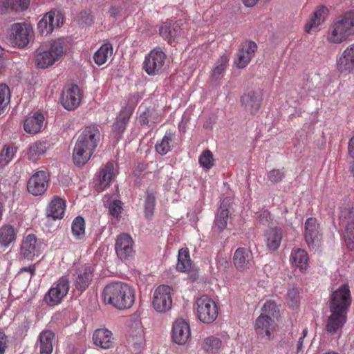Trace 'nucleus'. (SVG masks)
<instances>
[{
	"label": "nucleus",
	"instance_id": "4c0bfd02",
	"mask_svg": "<svg viewBox=\"0 0 354 354\" xmlns=\"http://www.w3.org/2000/svg\"><path fill=\"white\" fill-rule=\"evenodd\" d=\"M223 347L221 339L214 335L207 337L201 342L202 349L208 354H216Z\"/></svg>",
	"mask_w": 354,
	"mask_h": 354
},
{
	"label": "nucleus",
	"instance_id": "a211bd4d",
	"mask_svg": "<svg viewBox=\"0 0 354 354\" xmlns=\"http://www.w3.org/2000/svg\"><path fill=\"white\" fill-rule=\"evenodd\" d=\"M133 245V241L130 235L123 233L118 236L115 244L118 257L122 261L131 258L134 254Z\"/></svg>",
	"mask_w": 354,
	"mask_h": 354
},
{
	"label": "nucleus",
	"instance_id": "6e6d98bb",
	"mask_svg": "<svg viewBox=\"0 0 354 354\" xmlns=\"http://www.w3.org/2000/svg\"><path fill=\"white\" fill-rule=\"evenodd\" d=\"M268 179L272 183H277L282 180L284 177V173L280 169H272L268 174Z\"/></svg>",
	"mask_w": 354,
	"mask_h": 354
},
{
	"label": "nucleus",
	"instance_id": "c85d7f7f",
	"mask_svg": "<svg viewBox=\"0 0 354 354\" xmlns=\"http://www.w3.org/2000/svg\"><path fill=\"white\" fill-rule=\"evenodd\" d=\"M92 340L95 346L103 349L110 348L113 344L111 331L105 328L96 329L93 333Z\"/></svg>",
	"mask_w": 354,
	"mask_h": 354
},
{
	"label": "nucleus",
	"instance_id": "5701e85b",
	"mask_svg": "<svg viewBox=\"0 0 354 354\" xmlns=\"http://www.w3.org/2000/svg\"><path fill=\"white\" fill-rule=\"evenodd\" d=\"M328 15V10L324 6H318L309 17L304 26V31L311 33L317 31L319 26L323 24Z\"/></svg>",
	"mask_w": 354,
	"mask_h": 354
},
{
	"label": "nucleus",
	"instance_id": "39448f33",
	"mask_svg": "<svg viewBox=\"0 0 354 354\" xmlns=\"http://www.w3.org/2000/svg\"><path fill=\"white\" fill-rule=\"evenodd\" d=\"M196 313L198 319L203 324L214 322L218 316V306L216 302L207 295H203L196 300Z\"/></svg>",
	"mask_w": 354,
	"mask_h": 354
},
{
	"label": "nucleus",
	"instance_id": "69168bd1",
	"mask_svg": "<svg viewBox=\"0 0 354 354\" xmlns=\"http://www.w3.org/2000/svg\"><path fill=\"white\" fill-rule=\"evenodd\" d=\"M348 152L351 156L354 158V136L351 138L348 142Z\"/></svg>",
	"mask_w": 354,
	"mask_h": 354
},
{
	"label": "nucleus",
	"instance_id": "f257e3e1",
	"mask_svg": "<svg viewBox=\"0 0 354 354\" xmlns=\"http://www.w3.org/2000/svg\"><path fill=\"white\" fill-rule=\"evenodd\" d=\"M135 298L133 288L122 281L108 283L102 292V299L104 303L118 310L131 308L135 302Z\"/></svg>",
	"mask_w": 354,
	"mask_h": 354
},
{
	"label": "nucleus",
	"instance_id": "79ce46f5",
	"mask_svg": "<svg viewBox=\"0 0 354 354\" xmlns=\"http://www.w3.org/2000/svg\"><path fill=\"white\" fill-rule=\"evenodd\" d=\"M229 62V57L227 55H222L217 59L212 70L211 78L213 81L221 80L224 75Z\"/></svg>",
	"mask_w": 354,
	"mask_h": 354
},
{
	"label": "nucleus",
	"instance_id": "473e14b6",
	"mask_svg": "<svg viewBox=\"0 0 354 354\" xmlns=\"http://www.w3.org/2000/svg\"><path fill=\"white\" fill-rule=\"evenodd\" d=\"M44 116L40 112L35 113L32 116L27 118L24 122L25 131L30 134L39 133L44 127Z\"/></svg>",
	"mask_w": 354,
	"mask_h": 354
},
{
	"label": "nucleus",
	"instance_id": "864d4df0",
	"mask_svg": "<svg viewBox=\"0 0 354 354\" xmlns=\"http://www.w3.org/2000/svg\"><path fill=\"white\" fill-rule=\"evenodd\" d=\"M14 156V149L12 147L6 145L0 153V166L3 167L8 165Z\"/></svg>",
	"mask_w": 354,
	"mask_h": 354
},
{
	"label": "nucleus",
	"instance_id": "b1692460",
	"mask_svg": "<svg viewBox=\"0 0 354 354\" xmlns=\"http://www.w3.org/2000/svg\"><path fill=\"white\" fill-rule=\"evenodd\" d=\"M100 140V132L99 129L94 126L86 127L82 133L79 136L77 142L84 145L95 151Z\"/></svg>",
	"mask_w": 354,
	"mask_h": 354
},
{
	"label": "nucleus",
	"instance_id": "ea45409f",
	"mask_svg": "<svg viewBox=\"0 0 354 354\" xmlns=\"http://www.w3.org/2000/svg\"><path fill=\"white\" fill-rule=\"evenodd\" d=\"M224 202L225 201L221 204L214 219L213 230L218 232H222L226 228L229 218V210L225 207Z\"/></svg>",
	"mask_w": 354,
	"mask_h": 354
},
{
	"label": "nucleus",
	"instance_id": "f704fd0d",
	"mask_svg": "<svg viewBox=\"0 0 354 354\" xmlns=\"http://www.w3.org/2000/svg\"><path fill=\"white\" fill-rule=\"evenodd\" d=\"M93 153V150L88 149L85 145L76 142L73 152V160L75 165H83L86 164Z\"/></svg>",
	"mask_w": 354,
	"mask_h": 354
},
{
	"label": "nucleus",
	"instance_id": "dca6fc26",
	"mask_svg": "<svg viewBox=\"0 0 354 354\" xmlns=\"http://www.w3.org/2000/svg\"><path fill=\"white\" fill-rule=\"evenodd\" d=\"M257 49V45L252 41H245L243 42L236 54L234 61V64L239 68L246 67L254 57Z\"/></svg>",
	"mask_w": 354,
	"mask_h": 354
},
{
	"label": "nucleus",
	"instance_id": "bb28decb",
	"mask_svg": "<svg viewBox=\"0 0 354 354\" xmlns=\"http://www.w3.org/2000/svg\"><path fill=\"white\" fill-rule=\"evenodd\" d=\"M233 262L235 268L239 271L250 268L254 264L251 250L245 248L236 249L233 256Z\"/></svg>",
	"mask_w": 354,
	"mask_h": 354
},
{
	"label": "nucleus",
	"instance_id": "5fc2aeb1",
	"mask_svg": "<svg viewBox=\"0 0 354 354\" xmlns=\"http://www.w3.org/2000/svg\"><path fill=\"white\" fill-rule=\"evenodd\" d=\"M134 327L136 328L135 334L131 332V336L136 344L142 343L144 339V330L140 322H135Z\"/></svg>",
	"mask_w": 354,
	"mask_h": 354
},
{
	"label": "nucleus",
	"instance_id": "603ef678",
	"mask_svg": "<svg viewBox=\"0 0 354 354\" xmlns=\"http://www.w3.org/2000/svg\"><path fill=\"white\" fill-rule=\"evenodd\" d=\"M200 165L207 169H209L214 165V159L209 150L204 151L198 158Z\"/></svg>",
	"mask_w": 354,
	"mask_h": 354
},
{
	"label": "nucleus",
	"instance_id": "0eeeda50",
	"mask_svg": "<svg viewBox=\"0 0 354 354\" xmlns=\"http://www.w3.org/2000/svg\"><path fill=\"white\" fill-rule=\"evenodd\" d=\"M351 303L352 297L349 286L347 283H344L332 292L329 310L348 313Z\"/></svg>",
	"mask_w": 354,
	"mask_h": 354
},
{
	"label": "nucleus",
	"instance_id": "c9c22d12",
	"mask_svg": "<svg viewBox=\"0 0 354 354\" xmlns=\"http://www.w3.org/2000/svg\"><path fill=\"white\" fill-rule=\"evenodd\" d=\"M30 5V0H0V13L8 10L24 11Z\"/></svg>",
	"mask_w": 354,
	"mask_h": 354
},
{
	"label": "nucleus",
	"instance_id": "412c9836",
	"mask_svg": "<svg viewBox=\"0 0 354 354\" xmlns=\"http://www.w3.org/2000/svg\"><path fill=\"white\" fill-rule=\"evenodd\" d=\"M274 329V321L269 316L260 314L256 319L254 322V330L258 338L270 340Z\"/></svg>",
	"mask_w": 354,
	"mask_h": 354
},
{
	"label": "nucleus",
	"instance_id": "e2e57ef3",
	"mask_svg": "<svg viewBox=\"0 0 354 354\" xmlns=\"http://www.w3.org/2000/svg\"><path fill=\"white\" fill-rule=\"evenodd\" d=\"M121 12V9L117 6H111L109 9V14L111 17H117Z\"/></svg>",
	"mask_w": 354,
	"mask_h": 354
},
{
	"label": "nucleus",
	"instance_id": "e433bc0d",
	"mask_svg": "<svg viewBox=\"0 0 354 354\" xmlns=\"http://www.w3.org/2000/svg\"><path fill=\"white\" fill-rule=\"evenodd\" d=\"M266 242L270 250H277L282 239L281 230L277 227L270 228L266 233Z\"/></svg>",
	"mask_w": 354,
	"mask_h": 354
},
{
	"label": "nucleus",
	"instance_id": "6e6552de",
	"mask_svg": "<svg viewBox=\"0 0 354 354\" xmlns=\"http://www.w3.org/2000/svg\"><path fill=\"white\" fill-rule=\"evenodd\" d=\"M33 35V28L30 24L15 23L11 26L8 39L13 46L22 48L27 46Z\"/></svg>",
	"mask_w": 354,
	"mask_h": 354
},
{
	"label": "nucleus",
	"instance_id": "9b49d317",
	"mask_svg": "<svg viewBox=\"0 0 354 354\" xmlns=\"http://www.w3.org/2000/svg\"><path fill=\"white\" fill-rule=\"evenodd\" d=\"M166 59L165 53L160 48L151 50L145 57L143 68L149 75L158 74L162 68Z\"/></svg>",
	"mask_w": 354,
	"mask_h": 354
},
{
	"label": "nucleus",
	"instance_id": "4be33fe9",
	"mask_svg": "<svg viewBox=\"0 0 354 354\" xmlns=\"http://www.w3.org/2000/svg\"><path fill=\"white\" fill-rule=\"evenodd\" d=\"M304 235L308 247L314 248L319 245L322 235L319 232V225L315 218L310 217L306 221Z\"/></svg>",
	"mask_w": 354,
	"mask_h": 354
},
{
	"label": "nucleus",
	"instance_id": "3c124183",
	"mask_svg": "<svg viewBox=\"0 0 354 354\" xmlns=\"http://www.w3.org/2000/svg\"><path fill=\"white\" fill-rule=\"evenodd\" d=\"M156 197L153 194H147L145 201V215L147 218H151L154 212Z\"/></svg>",
	"mask_w": 354,
	"mask_h": 354
},
{
	"label": "nucleus",
	"instance_id": "72a5a7b5",
	"mask_svg": "<svg viewBox=\"0 0 354 354\" xmlns=\"http://www.w3.org/2000/svg\"><path fill=\"white\" fill-rule=\"evenodd\" d=\"M55 334L50 330H45L40 333L37 346L39 348V354H51L53 348Z\"/></svg>",
	"mask_w": 354,
	"mask_h": 354
},
{
	"label": "nucleus",
	"instance_id": "49530a36",
	"mask_svg": "<svg viewBox=\"0 0 354 354\" xmlns=\"http://www.w3.org/2000/svg\"><path fill=\"white\" fill-rule=\"evenodd\" d=\"M344 238L347 248L354 250V218L348 221L345 227Z\"/></svg>",
	"mask_w": 354,
	"mask_h": 354
},
{
	"label": "nucleus",
	"instance_id": "f8f14e48",
	"mask_svg": "<svg viewBox=\"0 0 354 354\" xmlns=\"http://www.w3.org/2000/svg\"><path fill=\"white\" fill-rule=\"evenodd\" d=\"M64 23V15L59 11L46 12L37 23V29L42 35H48Z\"/></svg>",
	"mask_w": 354,
	"mask_h": 354
},
{
	"label": "nucleus",
	"instance_id": "58836bf2",
	"mask_svg": "<svg viewBox=\"0 0 354 354\" xmlns=\"http://www.w3.org/2000/svg\"><path fill=\"white\" fill-rule=\"evenodd\" d=\"M47 143L45 141H37L32 143L28 150L27 158L29 160L36 162L47 151Z\"/></svg>",
	"mask_w": 354,
	"mask_h": 354
},
{
	"label": "nucleus",
	"instance_id": "338daca9",
	"mask_svg": "<svg viewBox=\"0 0 354 354\" xmlns=\"http://www.w3.org/2000/svg\"><path fill=\"white\" fill-rule=\"evenodd\" d=\"M141 99V96L140 95L139 93H136L134 95H133L132 96H131L130 99H129V102L130 103H133V106H135L139 100H140Z\"/></svg>",
	"mask_w": 354,
	"mask_h": 354
},
{
	"label": "nucleus",
	"instance_id": "20e7f679",
	"mask_svg": "<svg viewBox=\"0 0 354 354\" xmlns=\"http://www.w3.org/2000/svg\"><path fill=\"white\" fill-rule=\"evenodd\" d=\"M66 52L62 39L50 41L39 46L36 50L35 61L39 68H47L59 60Z\"/></svg>",
	"mask_w": 354,
	"mask_h": 354
},
{
	"label": "nucleus",
	"instance_id": "37998d69",
	"mask_svg": "<svg viewBox=\"0 0 354 354\" xmlns=\"http://www.w3.org/2000/svg\"><path fill=\"white\" fill-rule=\"evenodd\" d=\"M174 137V133L170 130L167 131L163 138L156 144L155 149L157 153L161 156L168 153L171 150Z\"/></svg>",
	"mask_w": 354,
	"mask_h": 354
},
{
	"label": "nucleus",
	"instance_id": "cd10ccee",
	"mask_svg": "<svg viewBox=\"0 0 354 354\" xmlns=\"http://www.w3.org/2000/svg\"><path fill=\"white\" fill-rule=\"evenodd\" d=\"M66 201L59 196H54L47 206L46 215L53 220L62 219L65 213Z\"/></svg>",
	"mask_w": 354,
	"mask_h": 354
},
{
	"label": "nucleus",
	"instance_id": "7ed1b4c3",
	"mask_svg": "<svg viewBox=\"0 0 354 354\" xmlns=\"http://www.w3.org/2000/svg\"><path fill=\"white\" fill-rule=\"evenodd\" d=\"M354 36V10H348L335 19L330 25L326 40L334 44H339Z\"/></svg>",
	"mask_w": 354,
	"mask_h": 354
},
{
	"label": "nucleus",
	"instance_id": "7c9ffc66",
	"mask_svg": "<svg viewBox=\"0 0 354 354\" xmlns=\"http://www.w3.org/2000/svg\"><path fill=\"white\" fill-rule=\"evenodd\" d=\"M290 262L292 267L299 269L301 272H305L309 266L308 254L303 249L293 250L290 254Z\"/></svg>",
	"mask_w": 354,
	"mask_h": 354
},
{
	"label": "nucleus",
	"instance_id": "13d9d810",
	"mask_svg": "<svg viewBox=\"0 0 354 354\" xmlns=\"http://www.w3.org/2000/svg\"><path fill=\"white\" fill-rule=\"evenodd\" d=\"M109 208L110 214L118 218L122 211V203L120 201L115 200L110 204Z\"/></svg>",
	"mask_w": 354,
	"mask_h": 354
},
{
	"label": "nucleus",
	"instance_id": "bf43d9fd",
	"mask_svg": "<svg viewBox=\"0 0 354 354\" xmlns=\"http://www.w3.org/2000/svg\"><path fill=\"white\" fill-rule=\"evenodd\" d=\"M127 123L120 120L119 118H116L115 122L113 123L112 127V130L117 135H122L126 129Z\"/></svg>",
	"mask_w": 354,
	"mask_h": 354
},
{
	"label": "nucleus",
	"instance_id": "09e8293b",
	"mask_svg": "<svg viewBox=\"0 0 354 354\" xmlns=\"http://www.w3.org/2000/svg\"><path fill=\"white\" fill-rule=\"evenodd\" d=\"M10 102V91L5 84H0V115L3 113Z\"/></svg>",
	"mask_w": 354,
	"mask_h": 354
},
{
	"label": "nucleus",
	"instance_id": "774afa93",
	"mask_svg": "<svg viewBox=\"0 0 354 354\" xmlns=\"http://www.w3.org/2000/svg\"><path fill=\"white\" fill-rule=\"evenodd\" d=\"M21 272H29L31 274L35 273V268L33 266L24 267L21 269Z\"/></svg>",
	"mask_w": 354,
	"mask_h": 354
},
{
	"label": "nucleus",
	"instance_id": "0e129e2a",
	"mask_svg": "<svg viewBox=\"0 0 354 354\" xmlns=\"http://www.w3.org/2000/svg\"><path fill=\"white\" fill-rule=\"evenodd\" d=\"M261 0H241L243 4L247 8L255 6Z\"/></svg>",
	"mask_w": 354,
	"mask_h": 354
},
{
	"label": "nucleus",
	"instance_id": "c756f323",
	"mask_svg": "<svg viewBox=\"0 0 354 354\" xmlns=\"http://www.w3.org/2000/svg\"><path fill=\"white\" fill-rule=\"evenodd\" d=\"M181 29L179 24L176 22L166 21L163 23L159 28L160 35L169 43H171L178 39L180 37Z\"/></svg>",
	"mask_w": 354,
	"mask_h": 354
},
{
	"label": "nucleus",
	"instance_id": "de8ad7c7",
	"mask_svg": "<svg viewBox=\"0 0 354 354\" xmlns=\"http://www.w3.org/2000/svg\"><path fill=\"white\" fill-rule=\"evenodd\" d=\"M286 303L292 309H297L300 304V295L297 288L288 289L286 295Z\"/></svg>",
	"mask_w": 354,
	"mask_h": 354
},
{
	"label": "nucleus",
	"instance_id": "f03ea898",
	"mask_svg": "<svg viewBox=\"0 0 354 354\" xmlns=\"http://www.w3.org/2000/svg\"><path fill=\"white\" fill-rule=\"evenodd\" d=\"M354 36V10H348L335 19L330 25L326 40L334 44H339Z\"/></svg>",
	"mask_w": 354,
	"mask_h": 354
},
{
	"label": "nucleus",
	"instance_id": "1a4fd4ad",
	"mask_svg": "<svg viewBox=\"0 0 354 354\" xmlns=\"http://www.w3.org/2000/svg\"><path fill=\"white\" fill-rule=\"evenodd\" d=\"M152 306L156 312L160 313H166L171 308L172 297L169 286L160 285L154 290Z\"/></svg>",
	"mask_w": 354,
	"mask_h": 354
},
{
	"label": "nucleus",
	"instance_id": "052dcab7",
	"mask_svg": "<svg viewBox=\"0 0 354 354\" xmlns=\"http://www.w3.org/2000/svg\"><path fill=\"white\" fill-rule=\"evenodd\" d=\"M7 342L8 339L6 335L2 330H0V354H5Z\"/></svg>",
	"mask_w": 354,
	"mask_h": 354
},
{
	"label": "nucleus",
	"instance_id": "2f4dec72",
	"mask_svg": "<svg viewBox=\"0 0 354 354\" xmlns=\"http://www.w3.org/2000/svg\"><path fill=\"white\" fill-rule=\"evenodd\" d=\"M18 230L10 224H3L0 227V247L8 248L13 244L17 237Z\"/></svg>",
	"mask_w": 354,
	"mask_h": 354
},
{
	"label": "nucleus",
	"instance_id": "680f3d73",
	"mask_svg": "<svg viewBox=\"0 0 354 354\" xmlns=\"http://www.w3.org/2000/svg\"><path fill=\"white\" fill-rule=\"evenodd\" d=\"M308 334V329L306 328L303 329L301 336L299 337L297 344V353L301 352L303 349V342L304 338L306 337Z\"/></svg>",
	"mask_w": 354,
	"mask_h": 354
},
{
	"label": "nucleus",
	"instance_id": "4468645a",
	"mask_svg": "<svg viewBox=\"0 0 354 354\" xmlns=\"http://www.w3.org/2000/svg\"><path fill=\"white\" fill-rule=\"evenodd\" d=\"M117 174L114 162H108L95 176L94 183L95 189L100 192L106 189Z\"/></svg>",
	"mask_w": 354,
	"mask_h": 354
},
{
	"label": "nucleus",
	"instance_id": "423d86ee",
	"mask_svg": "<svg viewBox=\"0 0 354 354\" xmlns=\"http://www.w3.org/2000/svg\"><path fill=\"white\" fill-rule=\"evenodd\" d=\"M70 288L68 277L63 275L55 281L45 294L44 301L49 306L59 304L67 295Z\"/></svg>",
	"mask_w": 354,
	"mask_h": 354
},
{
	"label": "nucleus",
	"instance_id": "aec40b11",
	"mask_svg": "<svg viewBox=\"0 0 354 354\" xmlns=\"http://www.w3.org/2000/svg\"><path fill=\"white\" fill-rule=\"evenodd\" d=\"M41 253V243L34 234L26 236L21 244L20 254L28 260H32Z\"/></svg>",
	"mask_w": 354,
	"mask_h": 354
},
{
	"label": "nucleus",
	"instance_id": "a19ab883",
	"mask_svg": "<svg viewBox=\"0 0 354 354\" xmlns=\"http://www.w3.org/2000/svg\"><path fill=\"white\" fill-rule=\"evenodd\" d=\"M192 261L187 248H181L178 251L176 270L178 272H187L191 270Z\"/></svg>",
	"mask_w": 354,
	"mask_h": 354
},
{
	"label": "nucleus",
	"instance_id": "2eb2a0df",
	"mask_svg": "<svg viewBox=\"0 0 354 354\" xmlns=\"http://www.w3.org/2000/svg\"><path fill=\"white\" fill-rule=\"evenodd\" d=\"M95 267L91 265H83L77 268L73 274V283L75 288L84 292L91 283L94 277Z\"/></svg>",
	"mask_w": 354,
	"mask_h": 354
},
{
	"label": "nucleus",
	"instance_id": "9d476101",
	"mask_svg": "<svg viewBox=\"0 0 354 354\" xmlns=\"http://www.w3.org/2000/svg\"><path fill=\"white\" fill-rule=\"evenodd\" d=\"M50 176L43 170L35 171L27 181V190L35 196H42L49 186Z\"/></svg>",
	"mask_w": 354,
	"mask_h": 354
},
{
	"label": "nucleus",
	"instance_id": "ddd939ff",
	"mask_svg": "<svg viewBox=\"0 0 354 354\" xmlns=\"http://www.w3.org/2000/svg\"><path fill=\"white\" fill-rule=\"evenodd\" d=\"M330 313L326 322V330L330 336L339 338L347 321V313L334 310H330Z\"/></svg>",
	"mask_w": 354,
	"mask_h": 354
},
{
	"label": "nucleus",
	"instance_id": "a878e982",
	"mask_svg": "<svg viewBox=\"0 0 354 354\" xmlns=\"http://www.w3.org/2000/svg\"><path fill=\"white\" fill-rule=\"evenodd\" d=\"M189 325L183 319H177L173 325L171 337L173 341L179 345L185 344L190 339Z\"/></svg>",
	"mask_w": 354,
	"mask_h": 354
},
{
	"label": "nucleus",
	"instance_id": "c03bdc74",
	"mask_svg": "<svg viewBox=\"0 0 354 354\" xmlns=\"http://www.w3.org/2000/svg\"><path fill=\"white\" fill-rule=\"evenodd\" d=\"M113 55V47L109 43L104 44L94 54L93 59L96 64H105Z\"/></svg>",
	"mask_w": 354,
	"mask_h": 354
},
{
	"label": "nucleus",
	"instance_id": "f3484780",
	"mask_svg": "<svg viewBox=\"0 0 354 354\" xmlns=\"http://www.w3.org/2000/svg\"><path fill=\"white\" fill-rule=\"evenodd\" d=\"M263 95V91L259 88L248 91L241 98V104L246 111L255 114L261 106Z\"/></svg>",
	"mask_w": 354,
	"mask_h": 354
},
{
	"label": "nucleus",
	"instance_id": "8fccbe9b",
	"mask_svg": "<svg viewBox=\"0 0 354 354\" xmlns=\"http://www.w3.org/2000/svg\"><path fill=\"white\" fill-rule=\"evenodd\" d=\"M279 312V306L277 303L274 301L268 300L263 304L261 314H264L265 316H269L272 319V317H277Z\"/></svg>",
	"mask_w": 354,
	"mask_h": 354
},
{
	"label": "nucleus",
	"instance_id": "393cba45",
	"mask_svg": "<svg viewBox=\"0 0 354 354\" xmlns=\"http://www.w3.org/2000/svg\"><path fill=\"white\" fill-rule=\"evenodd\" d=\"M336 65L342 73H350L354 71V43L344 49L337 59Z\"/></svg>",
	"mask_w": 354,
	"mask_h": 354
},
{
	"label": "nucleus",
	"instance_id": "6ab92c4d",
	"mask_svg": "<svg viewBox=\"0 0 354 354\" xmlns=\"http://www.w3.org/2000/svg\"><path fill=\"white\" fill-rule=\"evenodd\" d=\"M82 95L77 85H68L63 91L62 104L67 110H74L80 104Z\"/></svg>",
	"mask_w": 354,
	"mask_h": 354
},
{
	"label": "nucleus",
	"instance_id": "a18cd8bd",
	"mask_svg": "<svg viewBox=\"0 0 354 354\" xmlns=\"http://www.w3.org/2000/svg\"><path fill=\"white\" fill-rule=\"evenodd\" d=\"M85 221L82 216L75 217L71 223V232L76 240L82 241L85 237Z\"/></svg>",
	"mask_w": 354,
	"mask_h": 354
},
{
	"label": "nucleus",
	"instance_id": "4d7b16f0",
	"mask_svg": "<svg viewBox=\"0 0 354 354\" xmlns=\"http://www.w3.org/2000/svg\"><path fill=\"white\" fill-rule=\"evenodd\" d=\"M133 111V106H126L122 109L118 115L117 116L120 120L128 123Z\"/></svg>",
	"mask_w": 354,
	"mask_h": 354
}]
</instances>
